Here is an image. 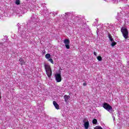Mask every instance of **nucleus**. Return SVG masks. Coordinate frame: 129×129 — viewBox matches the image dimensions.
I'll return each mask as SVG.
<instances>
[{
  "label": "nucleus",
  "instance_id": "18",
  "mask_svg": "<svg viewBox=\"0 0 129 129\" xmlns=\"http://www.w3.org/2000/svg\"><path fill=\"white\" fill-rule=\"evenodd\" d=\"M94 55L95 56H97V53H96V52L94 51Z\"/></svg>",
  "mask_w": 129,
  "mask_h": 129
},
{
  "label": "nucleus",
  "instance_id": "8",
  "mask_svg": "<svg viewBox=\"0 0 129 129\" xmlns=\"http://www.w3.org/2000/svg\"><path fill=\"white\" fill-rule=\"evenodd\" d=\"M19 61L20 62L21 66L25 65V64H26V62L22 57L19 59Z\"/></svg>",
  "mask_w": 129,
  "mask_h": 129
},
{
  "label": "nucleus",
  "instance_id": "11",
  "mask_svg": "<svg viewBox=\"0 0 129 129\" xmlns=\"http://www.w3.org/2000/svg\"><path fill=\"white\" fill-rule=\"evenodd\" d=\"M45 58L46 59H50V58H51V54L50 53H47L46 55H45Z\"/></svg>",
  "mask_w": 129,
  "mask_h": 129
},
{
  "label": "nucleus",
  "instance_id": "2",
  "mask_svg": "<svg viewBox=\"0 0 129 129\" xmlns=\"http://www.w3.org/2000/svg\"><path fill=\"white\" fill-rule=\"evenodd\" d=\"M121 32L124 39H127L128 38V31H127V29L122 27L121 29Z\"/></svg>",
  "mask_w": 129,
  "mask_h": 129
},
{
  "label": "nucleus",
  "instance_id": "4",
  "mask_svg": "<svg viewBox=\"0 0 129 129\" xmlns=\"http://www.w3.org/2000/svg\"><path fill=\"white\" fill-rule=\"evenodd\" d=\"M64 46L67 48V49H70V40L69 39H66L63 41Z\"/></svg>",
  "mask_w": 129,
  "mask_h": 129
},
{
  "label": "nucleus",
  "instance_id": "12",
  "mask_svg": "<svg viewBox=\"0 0 129 129\" xmlns=\"http://www.w3.org/2000/svg\"><path fill=\"white\" fill-rule=\"evenodd\" d=\"M92 123H93V124H96V123H97V119H94L92 121Z\"/></svg>",
  "mask_w": 129,
  "mask_h": 129
},
{
  "label": "nucleus",
  "instance_id": "15",
  "mask_svg": "<svg viewBox=\"0 0 129 129\" xmlns=\"http://www.w3.org/2000/svg\"><path fill=\"white\" fill-rule=\"evenodd\" d=\"M48 60V61H50V62L51 63V64H54V61L53 60V59L49 58Z\"/></svg>",
  "mask_w": 129,
  "mask_h": 129
},
{
  "label": "nucleus",
  "instance_id": "10",
  "mask_svg": "<svg viewBox=\"0 0 129 129\" xmlns=\"http://www.w3.org/2000/svg\"><path fill=\"white\" fill-rule=\"evenodd\" d=\"M108 37L110 40V41H111V42H113V38H112V36H111V34H110V33H108Z\"/></svg>",
  "mask_w": 129,
  "mask_h": 129
},
{
  "label": "nucleus",
  "instance_id": "19",
  "mask_svg": "<svg viewBox=\"0 0 129 129\" xmlns=\"http://www.w3.org/2000/svg\"><path fill=\"white\" fill-rule=\"evenodd\" d=\"M83 85L84 86H86V85H87V84H86V83H84L83 84Z\"/></svg>",
  "mask_w": 129,
  "mask_h": 129
},
{
  "label": "nucleus",
  "instance_id": "1",
  "mask_svg": "<svg viewBox=\"0 0 129 129\" xmlns=\"http://www.w3.org/2000/svg\"><path fill=\"white\" fill-rule=\"evenodd\" d=\"M44 68L46 71V75L48 77L50 78L52 76V69H51V66L48 64H45L44 65Z\"/></svg>",
  "mask_w": 129,
  "mask_h": 129
},
{
  "label": "nucleus",
  "instance_id": "3",
  "mask_svg": "<svg viewBox=\"0 0 129 129\" xmlns=\"http://www.w3.org/2000/svg\"><path fill=\"white\" fill-rule=\"evenodd\" d=\"M103 107L107 111H110V110H112V107L107 103H104L103 104Z\"/></svg>",
  "mask_w": 129,
  "mask_h": 129
},
{
  "label": "nucleus",
  "instance_id": "6",
  "mask_svg": "<svg viewBox=\"0 0 129 129\" xmlns=\"http://www.w3.org/2000/svg\"><path fill=\"white\" fill-rule=\"evenodd\" d=\"M63 98L64 99L65 102H68V101L69 100V99L70 98V96H69L67 95H65L63 96Z\"/></svg>",
  "mask_w": 129,
  "mask_h": 129
},
{
  "label": "nucleus",
  "instance_id": "9",
  "mask_svg": "<svg viewBox=\"0 0 129 129\" xmlns=\"http://www.w3.org/2000/svg\"><path fill=\"white\" fill-rule=\"evenodd\" d=\"M84 126L85 128L88 129V128L89 127V121H87L85 122L84 123Z\"/></svg>",
  "mask_w": 129,
  "mask_h": 129
},
{
  "label": "nucleus",
  "instance_id": "17",
  "mask_svg": "<svg viewBox=\"0 0 129 129\" xmlns=\"http://www.w3.org/2000/svg\"><path fill=\"white\" fill-rule=\"evenodd\" d=\"M16 4L17 5H20L21 3H20V0H16Z\"/></svg>",
  "mask_w": 129,
  "mask_h": 129
},
{
  "label": "nucleus",
  "instance_id": "7",
  "mask_svg": "<svg viewBox=\"0 0 129 129\" xmlns=\"http://www.w3.org/2000/svg\"><path fill=\"white\" fill-rule=\"evenodd\" d=\"M53 104L56 108V109H59V104L57 103V102H56L55 101H53Z\"/></svg>",
  "mask_w": 129,
  "mask_h": 129
},
{
  "label": "nucleus",
  "instance_id": "16",
  "mask_svg": "<svg viewBox=\"0 0 129 129\" xmlns=\"http://www.w3.org/2000/svg\"><path fill=\"white\" fill-rule=\"evenodd\" d=\"M94 129H103L102 127H101V126H99V125H98V126H96Z\"/></svg>",
  "mask_w": 129,
  "mask_h": 129
},
{
  "label": "nucleus",
  "instance_id": "14",
  "mask_svg": "<svg viewBox=\"0 0 129 129\" xmlns=\"http://www.w3.org/2000/svg\"><path fill=\"white\" fill-rule=\"evenodd\" d=\"M116 42H112L111 44V46H112V47H114V46H115V45H116Z\"/></svg>",
  "mask_w": 129,
  "mask_h": 129
},
{
  "label": "nucleus",
  "instance_id": "13",
  "mask_svg": "<svg viewBox=\"0 0 129 129\" xmlns=\"http://www.w3.org/2000/svg\"><path fill=\"white\" fill-rule=\"evenodd\" d=\"M97 59L98 60V61H102V57H101V56H97Z\"/></svg>",
  "mask_w": 129,
  "mask_h": 129
},
{
  "label": "nucleus",
  "instance_id": "5",
  "mask_svg": "<svg viewBox=\"0 0 129 129\" xmlns=\"http://www.w3.org/2000/svg\"><path fill=\"white\" fill-rule=\"evenodd\" d=\"M55 80L56 82H61L62 81V78L61 77V74H56L55 75Z\"/></svg>",
  "mask_w": 129,
  "mask_h": 129
},
{
  "label": "nucleus",
  "instance_id": "20",
  "mask_svg": "<svg viewBox=\"0 0 129 129\" xmlns=\"http://www.w3.org/2000/svg\"><path fill=\"white\" fill-rule=\"evenodd\" d=\"M2 98V96H1V93H0V99Z\"/></svg>",
  "mask_w": 129,
  "mask_h": 129
}]
</instances>
